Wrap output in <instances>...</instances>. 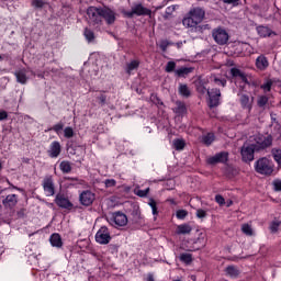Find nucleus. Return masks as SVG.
Returning <instances> with one entry per match:
<instances>
[{"instance_id": "f257e3e1", "label": "nucleus", "mask_w": 281, "mask_h": 281, "mask_svg": "<svg viewBox=\"0 0 281 281\" xmlns=\"http://www.w3.org/2000/svg\"><path fill=\"white\" fill-rule=\"evenodd\" d=\"M205 19V11L201 8L191 9L182 20L184 27H196V25L203 23Z\"/></svg>"}, {"instance_id": "f03ea898", "label": "nucleus", "mask_w": 281, "mask_h": 281, "mask_svg": "<svg viewBox=\"0 0 281 281\" xmlns=\"http://www.w3.org/2000/svg\"><path fill=\"white\" fill-rule=\"evenodd\" d=\"M255 171L263 177H271V175L276 172V165L273 164V160L267 157H261L255 162Z\"/></svg>"}, {"instance_id": "7ed1b4c3", "label": "nucleus", "mask_w": 281, "mask_h": 281, "mask_svg": "<svg viewBox=\"0 0 281 281\" xmlns=\"http://www.w3.org/2000/svg\"><path fill=\"white\" fill-rule=\"evenodd\" d=\"M124 16L127 19H133V16H150L153 11L148 8H145L142 3H134L131 11H124Z\"/></svg>"}, {"instance_id": "20e7f679", "label": "nucleus", "mask_w": 281, "mask_h": 281, "mask_svg": "<svg viewBox=\"0 0 281 281\" xmlns=\"http://www.w3.org/2000/svg\"><path fill=\"white\" fill-rule=\"evenodd\" d=\"M109 223L112 227H126L128 225V217L122 212H115L110 216Z\"/></svg>"}, {"instance_id": "39448f33", "label": "nucleus", "mask_w": 281, "mask_h": 281, "mask_svg": "<svg viewBox=\"0 0 281 281\" xmlns=\"http://www.w3.org/2000/svg\"><path fill=\"white\" fill-rule=\"evenodd\" d=\"M256 150H266V148H270L273 145V136L271 135H259L255 138V144H252Z\"/></svg>"}, {"instance_id": "423d86ee", "label": "nucleus", "mask_w": 281, "mask_h": 281, "mask_svg": "<svg viewBox=\"0 0 281 281\" xmlns=\"http://www.w3.org/2000/svg\"><path fill=\"white\" fill-rule=\"evenodd\" d=\"M212 36L217 45H227L229 42V33L223 27H217L212 31Z\"/></svg>"}, {"instance_id": "0eeeda50", "label": "nucleus", "mask_w": 281, "mask_h": 281, "mask_svg": "<svg viewBox=\"0 0 281 281\" xmlns=\"http://www.w3.org/2000/svg\"><path fill=\"white\" fill-rule=\"evenodd\" d=\"M94 238L99 245H109L111 243V232L106 226H101Z\"/></svg>"}, {"instance_id": "6e6552de", "label": "nucleus", "mask_w": 281, "mask_h": 281, "mask_svg": "<svg viewBox=\"0 0 281 281\" xmlns=\"http://www.w3.org/2000/svg\"><path fill=\"white\" fill-rule=\"evenodd\" d=\"M209 95V106L210 109H216V106H220L221 104V90L220 89H211L207 90Z\"/></svg>"}, {"instance_id": "1a4fd4ad", "label": "nucleus", "mask_w": 281, "mask_h": 281, "mask_svg": "<svg viewBox=\"0 0 281 281\" xmlns=\"http://www.w3.org/2000/svg\"><path fill=\"white\" fill-rule=\"evenodd\" d=\"M102 8H97V7H89L87 9V14L90 19V21H92V23H94L95 25H100V23H102Z\"/></svg>"}, {"instance_id": "9d476101", "label": "nucleus", "mask_w": 281, "mask_h": 281, "mask_svg": "<svg viewBox=\"0 0 281 281\" xmlns=\"http://www.w3.org/2000/svg\"><path fill=\"white\" fill-rule=\"evenodd\" d=\"M254 153H256V146L254 144L243 145V147L240 149V155H241L243 161H245L246 164L251 161L254 159Z\"/></svg>"}, {"instance_id": "9b49d317", "label": "nucleus", "mask_w": 281, "mask_h": 281, "mask_svg": "<svg viewBox=\"0 0 281 281\" xmlns=\"http://www.w3.org/2000/svg\"><path fill=\"white\" fill-rule=\"evenodd\" d=\"M79 201L81 205L89 207V205H93V201H95V193L91 190H85L79 194Z\"/></svg>"}, {"instance_id": "f8f14e48", "label": "nucleus", "mask_w": 281, "mask_h": 281, "mask_svg": "<svg viewBox=\"0 0 281 281\" xmlns=\"http://www.w3.org/2000/svg\"><path fill=\"white\" fill-rule=\"evenodd\" d=\"M55 203L58 207H61V210H71V207H74V203H71V201H69V198H67L63 193H58L55 196Z\"/></svg>"}, {"instance_id": "ddd939ff", "label": "nucleus", "mask_w": 281, "mask_h": 281, "mask_svg": "<svg viewBox=\"0 0 281 281\" xmlns=\"http://www.w3.org/2000/svg\"><path fill=\"white\" fill-rule=\"evenodd\" d=\"M42 186L46 196H54L56 194V187H54V179L52 177L44 178Z\"/></svg>"}, {"instance_id": "4468645a", "label": "nucleus", "mask_w": 281, "mask_h": 281, "mask_svg": "<svg viewBox=\"0 0 281 281\" xmlns=\"http://www.w3.org/2000/svg\"><path fill=\"white\" fill-rule=\"evenodd\" d=\"M228 158H229V154L227 151H222V153L215 154L213 157H209L206 161L211 166H214L216 164H225Z\"/></svg>"}, {"instance_id": "2eb2a0df", "label": "nucleus", "mask_w": 281, "mask_h": 281, "mask_svg": "<svg viewBox=\"0 0 281 281\" xmlns=\"http://www.w3.org/2000/svg\"><path fill=\"white\" fill-rule=\"evenodd\" d=\"M101 19H104L108 25L115 23V11L109 8H101Z\"/></svg>"}, {"instance_id": "dca6fc26", "label": "nucleus", "mask_w": 281, "mask_h": 281, "mask_svg": "<svg viewBox=\"0 0 281 281\" xmlns=\"http://www.w3.org/2000/svg\"><path fill=\"white\" fill-rule=\"evenodd\" d=\"M16 203H19V195L18 194H9L2 201V205L7 210H14V207H16Z\"/></svg>"}, {"instance_id": "f3484780", "label": "nucleus", "mask_w": 281, "mask_h": 281, "mask_svg": "<svg viewBox=\"0 0 281 281\" xmlns=\"http://www.w3.org/2000/svg\"><path fill=\"white\" fill-rule=\"evenodd\" d=\"M63 150V147L60 146V143L58 140H54L48 149V156L52 159H56Z\"/></svg>"}, {"instance_id": "a211bd4d", "label": "nucleus", "mask_w": 281, "mask_h": 281, "mask_svg": "<svg viewBox=\"0 0 281 281\" xmlns=\"http://www.w3.org/2000/svg\"><path fill=\"white\" fill-rule=\"evenodd\" d=\"M239 102L243 109H246L248 113H251V109L254 108V97L249 98L247 94H241Z\"/></svg>"}, {"instance_id": "6ab92c4d", "label": "nucleus", "mask_w": 281, "mask_h": 281, "mask_svg": "<svg viewBox=\"0 0 281 281\" xmlns=\"http://www.w3.org/2000/svg\"><path fill=\"white\" fill-rule=\"evenodd\" d=\"M257 69L265 71L269 67V59L265 55H259L255 63Z\"/></svg>"}, {"instance_id": "aec40b11", "label": "nucleus", "mask_w": 281, "mask_h": 281, "mask_svg": "<svg viewBox=\"0 0 281 281\" xmlns=\"http://www.w3.org/2000/svg\"><path fill=\"white\" fill-rule=\"evenodd\" d=\"M49 243L52 247H56L57 249H60L63 247V237H60V234L54 233L49 237Z\"/></svg>"}, {"instance_id": "412c9836", "label": "nucleus", "mask_w": 281, "mask_h": 281, "mask_svg": "<svg viewBox=\"0 0 281 281\" xmlns=\"http://www.w3.org/2000/svg\"><path fill=\"white\" fill-rule=\"evenodd\" d=\"M16 82L20 85H27V71L25 69H20L14 72Z\"/></svg>"}, {"instance_id": "4be33fe9", "label": "nucleus", "mask_w": 281, "mask_h": 281, "mask_svg": "<svg viewBox=\"0 0 281 281\" xmlns=\"http://www.w3.org/2000/svg\"><path fill=\"white\" fill-rule=\"evenodd\" d=\"M257 33L261 38H267V36H271L272 34H276L269 26H257Z\"/></svg>"}, {"instance_id": "5701e85b", "label": "nucleus", "mask_w": 281, "mask_h": 281, "mask_svg": "<svg viewBox=\"0 0 281 281\" xmlns=\"http://www.w3.org/2000/svg\"><path fill=\"white\" fill-rule=\"evenodd\" d=\"M191 233H192V226L190 224H180L177 226L176 234H178L179 236L191 234Z\"/></svg>"}, {"instance_id": "b1692460", "label": "nucleus", "mask_w": 281, "mask_h": 281, "mask_svg": "<svg viewBox=\"0 0 281 281\" xmlns=\"http://www.w3.org/2000/svg\"><path fill=\"white\" fill-rule=\"evenodd\" d=\"M176 105L177 106L173 109V112L176 113V115H179V116L186 115V113L188 112V109L186 108V103L181 101H177Z\"/></svg>"}, {"instance_id": "393cba45", "label": "nucleus", "mask_w": 281, "mask_h": 281, "mask_svg": "<svg viewBox=\"0 0 281 281\" xmlns=\"http://www.w3.org/2000/svg\"><path fill=\"white\" fill-rule=\"evenodd\" d=\"M138 68H139V60L134 59L126 65L125 71L126 74H128V76H131L133 71H135V69H138Z\"/></svg>"}, {"instance_id": "a878e982", "label": "nucleus", "mask_w": 281, "mask_h": 281, "mask_svg": "<svg viewBox=\"0 0 281 281\" xmlns=\"http://www.w3.org/2000/svg\"><path fill=\"white\" fill-rule=\"evenodd\" d=\"M231 76H233V78H240V80H243L246 83L248 82L247 81V75H245V72H243L238 68H232L231 69Z\"/></svg>"}, {"instance_id": "bb28decb", "label": "nucleus", "mask_w": 281, "mask_h": 281, "mask_svg": "<svg viewBox=\"0 0 281 281\" xmlns=\"http://www.w3.org/2000/svg\"><path fill=\"white\" fill-rule=\"evenodd\" d=\"M178 91L182 95V98H190V95H192V91L186 83H180Z\"/></svg>"}, {"instance_id": "cd10ccee", "label": "nucleus", "mask_w": 281, "mask_h": 281, "mask_svg": "<svg viewBox=\"0 0 281 281\" xmlns=\"http://www.w3.org/2000/svg\"><path fill=\"white\" fill-rule=\"evenodd\" d=\"M148 205L151 209V214L154 216V221H157V216H159V210L157 209V201H155V199L150 198Z\"/></svg>"}, {"instance_id": "c85d7f7f", "label": "nucleus", "mask_w": 281, "mask_h": 281, "mask_svg": "<svg viewBox=\"0 0 281 281\" xmlns=\"http://www.w3.org/2000/svg\"><path fill=\"white\" fill-rule=\"evenodd\" d=\"M267 104H269V97L261 94L257 98V105L259 109H267Z\"/></svg>"}, {"instance_id": "c756f323", "label": "nucleus", "mask_w": 281, "mask_h": 281, "mask_svg": "<svg viewBox=\"0 0 281 281\" xmlns=\"http://www.w3.org/2000/svg\"><path fill=\"white\" fill-rule=\"evenodd\" d=\"M175 74L179 78H186V76H188V74H192V68L181 67V68L176 69Z\"/></svg>"}, {"instance_id": "7c9ffc66", "label": "nucleus", "mask_w": 281, "mask_h": 281, "mask_svg": "<svg viewBox=\"0 0 281 281\" xmlns=\"http://www.w3.org/2000/svg\"><path fill=\"white\" fill-rule=\"evenodd\" d=\"M59 169L61 170V172L64 175H69V172H71V162H69L67 160H63L59 164Z\"/></svg>"}, {"instance_id": "2f4dec72", "label": "nucleus", "mask_w": 281, "mask_h": 281, "mask_svg": "<svg viewBox=\"0 0 281 281\" xmlns=\"http://www.w3.org/2000/svg\"><path fill=\"white\" fill-rule=\"evenodd\" d=\"M211 82H214L218 87H225L227 85V79L225 78H218L216 75H212L210 77Z\"/></svg>"}, {"instance_id": "473e14b6", "label": "nucleus", "mask_w": 281, "mask_h": 281, "mask_svg": "<svg viewBox=\"0 0 281 281\" xmlns=\"http://www.w3.org/2000/svg\"><path fill=\"white\" fill-rule=\"evenodd\" d=\"M215 136L214 133H207L202 136V142L205 144V146H212V143L214 142Z\"/></svg>"}, {"instance_id": "72a5a7b5", "label": "nucleus", "mask_w": 281, "mask_h": 281, "mask_svg": "<svg viewBox=\"0 0 281 281\" xmlns=\"http://www.w3.org/2000/svg\"><path fill=\"white\" fill-rule=\"evenodd\" d=\"M180 262H183L184 265H191L192 263V254L183 252L179 256Z\"/></svg>"}, {"instance_id": "f704fd0d", "label": "nucleus", "mask_w": 281, "mask_h": 281, "mask_svg": "<svg viewBox=\"0 0 281 281\" xmlns=\"http://www.w3.org/2000/svg\"><path fill=\"white\" fill-rule=\"evenodd\" d=\"M172 144L176 150H183V148H186V140L181 138L173 139Z\"/></svg>"}, {"instance_id": "c9c22d12", "label": "nucleus", "mask_w": 281, "mask_h": 281, "mask_svg": "<svg viewBox=\"0 0 281 281\" xmlns=\"http://www.w3.org/2000/svg\"><path fill=\"white\" fill-rule=\"evenodd\" d=\"M272 153V157L274 159V161L278 164V166L281 167V149L280 148H273L271 150Z\"/></svg>"}, {"instance_id": "e433bc0d", "label": "nucleus", "mask_w": 281, "mask_h": 281, "mask_svg": "<svg viewBox=\"0 0 281 281\" xmlns=\"http://www.w3.org/2000/svg\"><path fill=\"white\" fill-rule=\"evenodd\" d=\"M241 232L246 236H254V228L249 224H243L241 225Z\"/></svg>"}, {"instance_id": "4c0bfd02", "label": "nucleus", "mask_w": 281, "mask_h": 281, "mask_svg": "<svg viewBox=\"0 0 281 281\" xmlns=\"http://www.w3.org/2000/svg\"><path fill=\"white\" fill-rule=\"evenodd\" d=\"M83 36L86 37V40L88 41V43H91L92 41L95 40V34L93 33V31L86 29Z\"/></svg>"}, {"instance_id": "58836bf2", "label": "nucleus", "mask_w": 281, "mask_h": 281, "mask_svg": "<svg viewBox=\"0 0 281 281\" xmlns=\"http://www.w3.org/2000/svg\"><path fill=\"white\" fill-rule=\"evenodd\" d=\"M280 225H281V222H280V221H273V222H271V223H270V227H269L271 234H277V232H278Z\"/></svg>"}, {"instance_id": "ea45409f", "label": "nucleus", "mask_w": 281, "mask_h": 281, "mask_svg": "<svg viewBox=\"0 0 281 281\" xmlns=\"http://www.w3.org/2000/svg\"><path fill=\"white\" fill-rule=\"evenodd\" d=\"M47 4L45 0H32L31 5L36 9L44 8Z\"/></svg>"}, {"instance_id": "a19ab883", "label": "nucleus", "mask_w": 281, "mask_h": 281, "mask_svg": "<svg viewBox=\"0 0 281 281\" xmlns=\"http://www.w3.org/2000/svg\"><path fill=\"white\" fill-rule=\"evenodd\" d=\"M227 276H231V278H236L238 276V270L234 266H228L226 268Z\"/></svg>"}, {"instance_id": "79ce46f5", "label": "nucleus", "mask_w": 281, "mask_h": 281, "mask_svg": "<svg viewBox=\"0 0 281 281\" xmlns=\"http://www.w3.org/2000/svg\"><path fill=\"white\" fill-rule=\"evenodd\" d=\"M64 137H66V139H71V137H74V127L71 126H67L64 128Z\"/></svg>"}, {"instance_id": "37998d69", "label": "nucleus", "mask_w": 281, "mask_h": 281, "mask_svg": "<svg viewBox=\"0 0 281 281\" xmlns=\"http://www.w3.org/2000/svg\"><path fill=\"white\" fill-rule=\"evenodd\" d=\"M271 87H273V81L267 80L263 85H261V89L265 91V93L271 91Z\"/></svg>"}, {"instance_id": "c03bdc74", "label": "nucleus", "mask_w": 281, "mask_h": 281, "mask_svg": "<svg viewBox=\"0 0 281 281\" xmlns=\"http://www.w3.org/2000/svg\"><path fill=\"white\" fill-rule=\"evenodd\" d=\"M176 67H177V64L175 61H168L166 65L165 71H167V74H172V71H175Z\"/></svg>"}, {"instance_id": "a18cd8bd", "label": "nucleus", "mask_w": 281, "mask_h": 281, "mask_svg": "<svg viewBox=\"0 0 281 281\" xmlns=\"http://www.w3.org/2000/svg\"><path fill=\"white\" fill-rule=\"evenodd\" d=\"M186 216H188V211L186 210H178L176 212V217L179 220V221H183V218H186Z\"/></svg>"}, {"instance_id": "49530a36", "label": "nucleus", "mask_w": 281, "mask_h": 281, "mask_svg": "<svg viewBox=\"0 0 281 281\" xmlns=\"http://www.w3.org/2000/svg\"><path fill=\"white\" fill-rule=\"evenodd\" d=\"M63 128H65V125L63 123H57L53 126L52 131H54L57 135H60V133H63Z\"/></svg>"}, {"instance_id": "de8ad7c7", "label": "nucleus", "mask_w": 281, "mask_h": 281, "mask_svg": "<svg viewBox=\"0 0 281 281\" xmlns=\"http://www.w3.org/2000/svg\"><path fill=\"white\" fill-rule=\"evenodd\" d=\"M116 184H117V181H115V179L104 180L105 188H115Z\"/></svg>"}, {"instance_id": "09e8293b", "label": "nucleus", "mask_w": 281, "mask_h": 281, "mask_svg": "<svg viewBox=\"0 0 281 281\" xmlns=\"http://www.w3.org/2000/svg\"><path fill=\"white\" fill-rule=\"evenodd\" d=\"M148 192H150V188H147L145 190H137L136 195L144 199V196H148Z\"/></svg>"}, {"instance_id": "8fccbe9b", "label": "nucleus", "mask_w": 281, "mask_h": 281, "mask_svg": "<svg viewBox=\"0 0 281 281\" xmlns=\"http://www.w3.org/2000/svg\"><path fill=\"white\" fill-rule=\"evenodd\" d=\"M272 186H273L276 192H281V180L280 179L273 180Z\"/></svg>"}, {"instance_id": "3c124183", "label": "nucleus", "mask_w": 281, "mask_h": 281, "mask_svg": "<svg viewBox=\"0 0 281 281\" xmlns=\"http://www.w3.org/2000/svg\"><path fill=\"white\" fill-rule=\"evenodd\" d=\"M195 216L198 218H205V216H207V212L203 209H199L195 213Z\"/></svg>"}, {"instance_id": "603ef678", "label": "nucleus", "mask_w": 281, "mask_h": 281, "mask_svg": "<svg viewBox=\"0 0 281 281\" xmlns=\"http://www.w3.org/2000/svg\"><path fill=\"white\" fill-rule=\"evenodd\" d=\"M215 202L218 203L221 206L225 205V198L223 195L217 194L215 195Z\"/></svg>"}, {"instance_id": "864d4df0", "label": "nucleus", "mask_w": 281, "mask_h": 281, "mask_svg": "<svg viewBox=\"0 0 281 281\" xmlns=\"http://www.w3.org/2000/svg\"><path fill=\"white\" fill-rule=\"evenodd\" d=\"M223 3H227L228 5L236 8V5L240 3V0H223Z\"/></svg>"}, {"instance_id": "5fc2aeb1", "label": "nucleus", "mask_w": 281, "mask_h": 281, "mask_svg": "<svg viewBox=\"0 0 281 281\" xmlns=\"http://www.w3.org/2000/svg\"><path fill=\"white\" fill-rule=\"evenodd\" d=\"M168 41H161L160 44H159V47L162 52H166L168 49Z\"/></svg>"}, {"instance_id": "6e6d98bb", "label": "nucleus", "mask_w": 281, "mask_h": 281, "mask_svg": "<svg viewBox=\"0 0 281 281\" xmlns=\"http://www.w3.org/2000/svg\"><path fill=\"white\" fill-rule=\"evenodd\" d=\"M248 47H249V44H247V43H238L236 45V49H240V50L247 49Z\"/></svg>"}, {"instance_id": "4d7b16f0", "label": "nucleus", "mask_w": 281, "mask_h": 281, "mask_svg": "<svg viewBox=\"0 0 281 281\" xmlns=\"http://www.w3.org/2000/svg\"><path fill=\"white\" fill-rule=\"evenodd\" d=\"M98 100L100 101V104H101L102 106H104V104H106V95L100 94V95L98 97Z\"/></svg>"}, {"instance_id": "13d9d810", "label": "nucleus", "mask_w": 281, "mask_h": 281, "mask_svg": "<svg viewBox=\"0 0 281 281\" xmlns=\"http://www.w3.org/2000/svg\"><path fill=\"white\" fill-rule=\"evenodd\" d=\"M7 183L10 186V188H11L12 190H18V192H23V189L16 187V186H14V184H12V183L10 182V180H7Z\"/></svg>"}, {"instance_id": "bf43d9fd", "label": "nucleus", "mask_w": 281, "mask_h": 281, "mask_svg": "<svg viewBox=\"0 0 281 281\" xmlns=\"http://www.w3.org/2000/svg\"><path fill=\"white\" fill-rule=\"evenodd\" d=\"M3 120H8V112L0 111V122H3Z\"/></svg>"}, {"instance_id": "052dcab7", "label": "nucleus", "mask_w": 281, "mask_h": 281, "mask_svg": "<svg viewBox=\"0 0 281 281\" xmlns=\"http://www.w3.org/2000/svg\"><path fill=\"white\" fill-rule=\"evenodd\" d=\"M198 91H199V93H207V88H205V86H200V87H198Z\"/></svg>"}, {"instance_id": "680f3d73", "label": "nucleus", "mask_w": 281, "mask_h": 281, "mask_svg": "<svg viewBox=\"0 0 281 281\" xmlns=\"http://www.w3.org/2000/svg\"><path fill=\"white\" fill-rule=\"evenodd\" d=\"M232 205H234V201L228 200V201L226 202V207H232Z\"/></svg>"}, {"instance_id": "e2e57ef3", "label": "nucleus", "mask_w": 281, "mask_h": 281, "mask_svg": "<svg viewBox=\"0 0 281 281\" xmlns=\"http://www.w3.org/2000/svg\"><path fill=\"white\" fill-rule=\"evenodd\" d=\"M147 281H155V278L153 277V274H148Z\"/></svg>"}, {"instance_id": "0e129e2a", "label": "nucleus", "mask_w": 281, "mask_h": 281, "mask_svg": "<svg viewBox=\"0 0 281 281\" xmlns=\"http://www.w3.org/2000/svg\"><path fill=\"white\" fill-rule=\"evenodd\" d=\"M80 186H85V180H79Z\"/></svg>"}, {"instance_id": "69168bd1", "label": "nucleus", "mask_w": 281, "mask_h": 281, "mask_svg": "<svg viewBox=\"0 0 281 281\" xmlns=\"http://www.w3.org/2000/svg\"><path fill=\"white\" fill-rule=\"evenodd\" d=\"M196 250H199V248H191V249H189V251H196Z\"/></svg>"}, {"instance_id": "338daca9", "label": "nucleus", "mask_w": 281, "mask_h": 281, "mask_svg": "<svg viewBox=\"0 0 281 281\" xmlns=\"http://www.w3.org/2000/svg\"><path fill=\"white\" fill-rule=\"evenodd\" d=\"M0 170H3V164L0 161Z\"/></svg>"}, {"instance_id": "774afa93", "label": "nucleus", "mask_w": 281, "mask_h": 281, "mask_svg": "<svg viewBox=\"0 0 281 281\" xmlns=\"http://www.w3.org/2000/svg\"><path fill=\"white\" fill-rule=\"evenodd\" d=\"M38 78H43V75H38Z\"/></svg>"}]
</instances>
